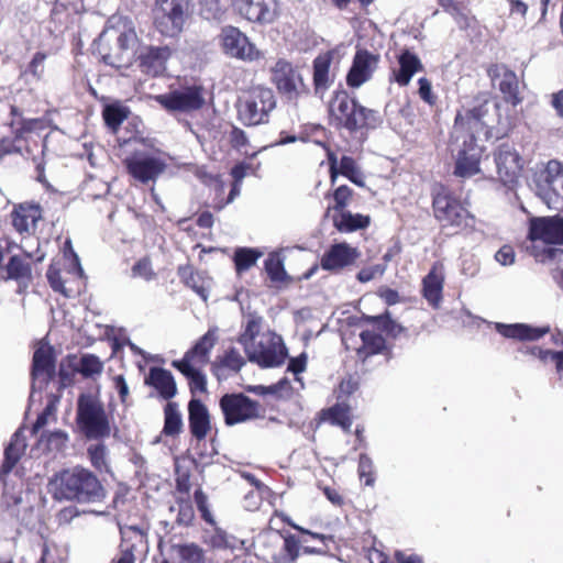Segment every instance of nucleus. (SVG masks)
<instances>
[{
	"label": "nucleus",
	"mask_w": 563,
	"mask_h": 563,
	"mask_svg": "<svg viewBox=\"0 0 563 563\" xmlns=\"http://www.w3.org/2000/svg\"><path fill=\"white\" fill-rule=\"evenodd\" d=\"M520 351L526 354H531L544 363H554L559 379L563 384V351L542 350L538 346H527Z\"/></svg>",
	"instance_id": "nucleus-42"
},
{
	"label": "nucleus",
	"mask_w": 563,
	"mask_h": 563,
	"mask_svg": "<svg viewBox=\"0 0 563 563\" xmlns=\"http://www.w3.org/2000/svg\"><path fill=\"white\" fill-rule=\"evenodd\" d=\"M103 364L100 358L93 354H85L80 358L79 372L85 377H92L101 374Z\"/></svg>",
	"instance_id": "nucleus-53"
},
{
	"label": "nucleus",
	"mask_w": 563,
	"mask_h": 563,
	"mask_svg": "<svg viewBox=\"0 0 563 563\" xmlns=\"http://www.w3.org/2000/svg\"><path fill=\"white\" fill-rule=\"evenodd\" d=\"M271 80L289 101L297 100L306 88L299 70L285 58H278L271 67Z\"/></svg>",
	"instance_id": "nucleus-12"
},
{
	"label": "nucleus",
	"mask_w": 563,
	"mask_h": 563,
	"mask_svg": "<svg viewBox=\"0 0 563 563\" xmlns=\"http://www.w3.org/2000/svg\"><path fill=\"white\" fill-rule=\"evenodd\" d=\"M172 366L177 368L189 380L191 394L207 391L206 375L196 365L185 362H172Z\"/></svg>",
	"instance_id": "nucleus-37"
},
{
	"label": "nucleus",
	"mask_w": 563,
	"mask_h": 563,
	"mask_svg": "<svg viewBox=\"0 0 563 563\" xmlns=\"http://www.w3.org/2000/svg\"><path fill=\"white\" fill-rule=\"evenodd\" d=\"M7 277L16 280L19 291L29 287L32 282V269L29 262L18 255L10 257L5 266Z\"/></svg>",
	"instance_id": "nucleus-36"
},
{
	"label": "nucleus",
	"mask_w": 563,
	"mask_h": 563,
	"mask_svg": "<svg viewBox=\"0 0 563 563\" xmlns=\"http://www.w3.org/2000/svg\"><path fill=\"white\" fill-rule=\"evenodd\" d=\"M244 351L252 363L263 368L282 365L287 356V351L282 338L275 334L263 335L258 341L246 345Z\"/></svg>",
	"instance_id": "nucleus-9"
},
{
	"label": "nucleus",
	"mask_w": 563,
	"mask_h": 563,
	"mask_svg": "<svg viewBox=\"0 0 563 563\" xmlns=\"http://www.w3.org/2000/svg\"><path fill=\"white\" fill-rule=\"evenodd\" d=\"M489 104L484 102L455 117L450 148L455 158L454 175L468 178L479 173L483 141L490 137Z\"/></svg>",
	"instance_id": "nucleus-1"
},
{
	"label": "nucleus",
	"mask_w": 563,
	"mask_h": 563,
	"mask_svg": "<svg viewBox=\"0 0 563 563\" xmlns=\"http://www.w3.org/2000/svg\"><path fill=\"white\" fill-rule=\"evenodd\" d=\"M357 247L346 242L333 243L323 253L320 265L321 268L332 273H339L344 268L352 266L360 257Z\"/></svg>",
	"instance_id": "nucleus-20"
},
{
	"label": "nucleus",
	"mask_w": 563,
	"mask_h": 563,
	"mask_svg": "<svg viewBox=\"0 0 563 563\" xmlns=\"http://www.w3.org/2000/svg\"><path fill=\"white\" fill-rule=\"evenodd\" d=\"M123 163L128 173L141 184L155 181L166 168L164 159L155 155L143 153H135L126 157Z\"/></svg>",
	"instance_id": "nucleus-15"
},
{
	"label": "nucleus",
	"mask_w": 563,
	"mask_h": 563,
	"mask_svg": "<svg viewBox=\"0 0 563 563\" xmlns=\"http://www.w3.org/2000/svg\"><path fill=\"white\" fill-rule=\"evenodd\" d=\"M136 42V33L131 27L104 30L96 42V49L107 65L120 69L130 65Z\"/></svg>",
	"instance_id": "nucleus-6"
},
{
	"label": "nucleus",
	"mask_w": 563,
	"mask_h": 563,
	"mask_svg": "<svg viewBox=\"0 0 563 563\" xmlns=\"http://www.w3.org/2000/svg\"><path fill=\"white\" fill-rule=\"evenodd\" d=\"M263 318L256 313H249L246 316V322L244 324V330L240 334L238 342L246 347V345H251L256 341L261 330H262Z\"/></svg>",
	"instance_id": "nucleus-45"
},
{
	"label": "nucleus",
	"mask_w": 563,
	"mask_h": 563,
	"mask_svg": "<svg viewBox=\"0 0 563 563\" xmlns=\"http://www.w3.org/2000/svg\"><path fill=\"white\" fill-rule=\"evenodd\" d=\"M26 449V440L22 430L15 431L4 450V460L0 467L2 474H9L16 465Z\"/></svg>",
	"instance_id": "nucleus-34"
},
{
	"label": "nucleus",
	"mask_w": 563,
	"mask_h": 563,
	"mask_svg": "<svg viewBox=\"0 0 563 563\" xmlns=\"http://www.w3.org/2000/svg\"><path fill=\"white\" fill-rule=\"evenodd\" d=\"M188 422L191 435L201 441L211 430L210 413L206 405L192 397L188 402Z\"/></svg>",
	"instance_id": "nucleus-23"
},
{
	"label": "nucleus",
	"mask_w": 563,
	"mask_h": 563,
	"mask_svg": "<svg viewBox=\"0 0 563 563\" xmlns=\"http://www.w3.org/2000/svg\"><path fill=\"white\" fill-rule=\"evenodd\" d=\"M520 351L526 354H531L544 363H554L559 379L563 384V351L542 350L538 346H527Z\"/></svg>",
	"instance_id": "nucleus-43"
},
{
	"label": "nucleus",
	"mask_w": 563,
	"mask_h": 563,
	"mask_svg": "<svg viewBox=\"0 0 563 563\" xmlns=\"http://www.w3.org/2000/svg\"><path fill=\"white\" fill-rule=\"evenodd\" d=\"M68 440L65 431L56 430L47 435L46 442L49 450L62 451L66 448Z\"/></svg>",
	"instance_id": "nucleus-58"
},
{
	"label": "nucleus",
	"mask_w": 563,
	"mask_h": 563,
	"mask_svg": "<svg viewBox=\"0 0 563 563\" xmlns=\"http://www.w3.org/2000/svg\"><path fill=\"white\" fill-rule=\"evenodd\" d=\"M433 211L443 227L473 229L475 225V217L450 195H437L433 199Z\"/></svg>",
	"instance_id": "nucleus-10"
},
{
	"label": "nucleus",
	"mask_w": 563,
	"mask_h": 563,
	"mask_svg": "<svg viewBox=\"0 0 563 563\" xmlns=\"http://www.w3.org/2000/svg\"><path fill=\"white\" fill-rule=\"evenodd\" d=\"M200 13L207 20L218 19L221 13L219 0H201Z\"/></svg>",
	"instance_id": "nucleus-59"
},
{
	"label": "nucleus",
	"mask_w": 563,
	"mask_h": 563,
	"mask_svg": "<svg viewBox=\"0 0 563 563\" xmlns=\"http://www.w3.org/2000/svg\"><path fill=\"white\" fill-rule=\"evenodd\" d=\"M121 536V547L130 548L135 551L137 547L145 545L147 543L146 531L139 526H119Z\"/></svg>",
	"instance_id": "nucleus-40"
},
{
	"label": "nucleus",
	"mask_w": 563,
	"mask_h": 563,
	"mask_svg": "<svg viewBox=\"0 0 563 563\" xmlns=\"http://www.w3.org/2000/svg\"><path fill=\"white\" fill-rule=\"evenodd\" d=\"M515 257V251L510 245L501 246L495 254V260L504 266L512 265Z\"/></svg>",
	"instance_id": "nucleus-62"
},
{
	"label": "nucleus",
	"mask_w": 563,
	"mask_h": 563,
	"mask_svg": "<svg viewBox=\"0 0 563 563\" xmlns=\"http://www.w3.org/2000/svg\"><path fill=\"white\" fill-rule=\"evenodd\" d=\"M183 415L178 404L168 401L164 407L163 433L167 437H176L183 431Z\"/></svg>",
	"instance_id": "nucleus-38"
},
{
	"label": "nucleus",
	"mask_w": 563,
	"mask_h": 563,
	"mask_svg": "<svg viewBox=\"0 0 563 563\" xmlns=\"http://www.w3.org/2000/svg\"><path fill=\"white\" fill-rule=\"evenodd\" d=\"M46 277L54 291L59 292L65 297L73 296V290L66 287V280L63 278L60 271L55 265H49Z\"/></svg>",
	"instance_id": "nucleus-52"
},
{
	"label": "nucleus",
	"mask_w": 563,
	"mask_h": 563,
	"mask_svg": "<svg viewBox=\"0 0 563 563\" xmlns=\"http://www.w3.org/2000/svg\"><path fill=\"white\" fill-rule=\"evenodd\" d=\"M497 174L500 181L508 187L517 183L522 168V158L509 144H501L495 153Z\"/></svg>",
	"instance_id": "nucleus-21"
},
{
	"label": "nucleus",
	"mask_w": 563,
	"mask_h": 563,
	"mask_svg": "<svg viewBox=\"0 0 563 563\" xmlns=\"http://www.w3.org/2000/svg\"><path fill=\"white\" fill-rule=\"evenodd\" d=\"M398 64L399 68L393 71V76L401 87L409 85L413 75L423 69L420 58L409 49L401 52L398 56Z\"/></svg>",
	"instance_id": "nucleus-31"
},
{
	"label": "nucleus",
	"mask_w": 563,
	"mask_h": 563,
	"mask_svg": "<svg viewBox=\"0 0 563 563\" xmlns=\"http://www.w3.org/2000/svg\"><path fill=\"white\" fill-rule=\"evenodd\" d=\"M419 84V96L420 98L430 106H433L437 102V96L432 92L431 82L422 77L418 80Z\"/></svg>",
	"instance_id": "nucleus-61"
},
{
	"label": "nucleus",
	"mask_w": 563,
	"mask_h": 563,
	"mask_svg": "<svg viewBox=\"0 0 563 563\" xmlns=\"http://www.w3.org/2000/svg\"><path fill=\"white\" fill-rule=\"evenodd\" d=\"M42 218V211L35 205H20L11 213L13 228L20 233L32 235L36 230V224Z\"/></svg>",
	"instance_id": "nucleus-28"
},
{
	"label": "nucleus",
	"mask_w": 563,
	"mask_h": 563,
	"mask_svg": "<svg viewBox=\"0 0 563 563\" xmlns=\"http://www.w3.org/2000/svg\"><path fill=\"white\" fill-rule=\"evenodd\" d=\"M91 465L100 473H110L109 450L103 442L91 443L87 448Z\"/></svg>",
	"instance_id": "nucleus-41"
},
{
	"label": "nucleus",
	"mask_w": 563,
	"mask_h": 563,
	"mask_svg": "<svg viewBox=\"0 0 563 563\" xmlns=\"http://www.w3.org/2000/svg\"><path fill=\"white\" fill-rule=\"evenodd\" d=\"M357 473L361 482H363L366 486H373L375 483V472H374V463L372 459L362 453L358 459V467Z\"/></svg>",
	"instance_id": "nucleus-54"
},
{
	"label": "nucleus",
	"mask_w": 563,
	"mask_h": 563,
	"mask_svg": "<svg viewBox=\"0 0 563 563\" xmlns=\"http://www.w3.org/2000/svg\"><path fill=\"white\" fill-rule=\"evenodd\" d=\"M330 416L333 423L340 426L344 431H350L352 421L349 418L347 410L341 406H334L330 409Z\"/></svg>",
	"instance_id": "nucleus-57"
},
{
	"label": "nucleus",
	"mask_w": 563,
	"mask_h": 563,
	"mask_svg": "<svg viewBox=\"0 0 563 563\" xmlns=\"http://www.w3.org/2000/svg\"><path fill=\"white\" fill-rule=\"evenodd\" d=\"M263 255L255 249L240 247L234 253V263L238 273H242L255 265L256 261Z\"/></svg>",
	"instance_id": "nucleus-47"
},
{
	"label": "nucleus",
	"mask_w": 563,
	"mask_h": 563,
	"mask_svg": "<svg viewBox=\"0 0 563 563\" xmlns=\"http://www.w3.org/2000/svg\"><path fill=\"white\" fill-rule=\"evenodd\" d=\"M178 275L183 282L191 288L203 301L209 297L211 279L202 273L195 272L190 266L178 268Z\"/></svg>",
	"instance_id": "nucleus-33"
},
{
	"label": "nucleus",
	"mask_w": 563,
	"mask_h": 563,
	"mask_svg": "<svg viewBox=\"0 0 563 563\" xmlns=\"http://www.w3.org/2000/svg\"><path fill=\"white\" fill-rule=\"evenodd\" d=\"M223 52L231 58L253 63L263 58V53L238 27L225 26L221 32Z\"/></svg>",
	"instance_id": "nucleus-13"
},
{
	"label": "nucleus",
	"mask_w": 563,
	"mask_h": 563,
	"mask_svg": "<svg viewBox=\"0 0 563 563\" xmlns=\"http://www.w3.org/2000/svg\"><path fill=\"white\" fill-rule=\"evenodd\" d=\"M487 74L493 85L499 88L508 101H511L514 104L519 102L518 79L512 70L503 64H495L487 69Z\"/></svg>",
	"instance_id": "nucleus-24"
},
{
	"label": "nucleus",
	"mask_w": 563,
	"mask_h": 563,
	"mask_svg": "<svg viewBox=\"0 0 563 563\" xmlns=\"http://www.w3.org/2000/svg\"><path fill=\"white\" fill-rule=\"evenodd\" d=\"M56 373V358L54 349L51 345H40L32 361V391L30 398L33 399L35 391L42 390Z\"/></svg>",
	"instance_id": "nucleus-16"
},
{
	"label": "nucleus",
	"mask_w": 563,
	"mask_h": 563,
	"mask_svg": "<svg viewBox=\"0 0 563 563\" xmlns=\"http://www.w3.org/2000/svg\"><path fill=\"white\" fill-rule=\"evenodd\" d=\"M276 107V98L271 88L253 87L238 104L239 119L244 125L254 126L268 122L269 113Z\"/></svg>",
	"instance_id": "nucleus-8"
},
{
	"label": "nucleus",
	"mask_w": 563,
	"mask_h": 563,
	"mask_svg": "<svg viewBox=\"0 0 563 563\" xmlns=\"http://www.w3.org/2000/svg\"><path fill=\"white\" fill-rule=\"evenodd\" d=\"M443 285L444 267L442 263L437 262L422 279L423 297L433 308H438L442 301Z\"/></svg>",
	"instance_id": "nucleus-27"
},
{
	"label": "nucleus",
	"mask_w": 563,
	"mask_h": 563,
	"mask_svg": "<svg viewBox=\"0 0 563 563\" xmlns=\"http://www.w3.org/2000/svg\"><path fill=\"white\" fill-rule=\"evenodd\" d=\"M330 66L331 57L329 55H320L313 60L314 93L321 99L333 84V78L330 75Z\"/></svg>",
	"instance_id": "nucleus-32"
},
{
	"label": "nucleus",
	"mask_w": 563,
	"mask_h": 563,
	"mask_svg": "<svg viewBox=\"0 0 563 563\" xmlns=\"http://www.w3.org/2000/svg\"><path fill=\"white\" fill-rule=\"evenodd\" d=\"M329 117L333 125L350 132L375 128L378 124L377 112L361 106L345 90L334 92L329 102Z\"/></svg>",
	"instance_id": "nucleus-4"
},
{
	"label": "nucleus",
	"mask_w": 563,
	"mask_h": 563,
	"mask_svg": "<svg viewBox=\"0 0 563 563\" xmlns=\"http://www.w3.org/2000/svg\"><path fill=\"white\" fill-rule=\"evenodd\" d=\"M49 485L57 500L99 503L106 497V489L99 478L81 466L60 471L54 475Z\"/></svg>",
	"instance_id": "nucleus-2"
},
{
	"label": "nucleus",
	"mask_w": 563,
	"mask_h": 563,
	"mask_svg": "<svg viewBox=\"0 0 563 563\" xmlns=\"http://www.w3.org/2000/svg\"><path fill=\"white\" fill-rule=\"evenodd\" d=\"M128 109L119 104H109L103 109V119L106 124L112 130H117L128 117Z\"/></svg>",
	"instance_id": "nucleus-49"
},
{
	"label": "nucleus",
	"mask_w": 563,
	"mask_h": 563,
	"mask_svg": "<svg viewBox=\"0 0 563 563\" xmlns=\"http://www.w3.org/2000/svg\"><path fill=\"white\" fill-rule=\"evenodd\" d=\"M230 142L234 148L241 151L249 144V139L242 129L233 126L230 132Z\"/></svg>",
	"instance_id": "nucleus-63"
},
{
	"label": "nucleus",
	"mask_w": 563,
	"mask_h": 563,
	"mask_svg": "<svg viewBox=\"0 0 563 563\" xmlns=\"http://www.w3.org/2000/svg\"><path fill=\"white\" fill-rule=\"evenodd\" d=\"M155 100L168 112H191L199 110L206 102V90L202 86L194 85L168 93L158 95Z\"/></svg>",
	"instance_id": "nucleus-11"
},
{
	"label": "nucleus",
	"mask_w": 563,
	"mask_h": 563,
	"mask_svg": "<svg viewBox=\"0 0 563 563\" xmlns=\"http://www.w3.org/2000/svg\"><path fill=\"white\" fill-rule=\"evenodd\" d=\"M528 236V250L538 262H562L563 250L558 247L563 244L562 217H531Z\"/></svg>",
	"instance_id": "nucleus-3"
},
{
	"label": "nucleus",
	"mask_w": 563,
	"mask_h": 563,
	"mask_svg": "<svg viewBox=\"0 0 563 563\" xmlns=\"http://www.w3.org/2000/svg\"><path fill=\"white\" fill-rule=\"evenodd\" d=\"M58 402L59 397L57 395H48L47 404L44 410L38 415L35 423L32 427V433H37L43 427H45L48 423L49 419H55Z\"/></svg>",
	"instance_id": "nucleus-48"
},
{
	"label": "nucleus",
	"mask_w": 563,
	"mask_h": 563,
	"mask_svg": "<svg viewBox=\"0 0 563 563\" xmlns=\"http://www.w3.org/2000/svg\"><path fill=\"white\" fill-rule=\"evenodd\" d=\"M214 190H216L217 197L213 202V208L217 210H221L227 205L231 203L235 199L236 196L240 195V185H239V183L234 181L227 200H223L222 198H220V196L223 195V192H224V184L222 181H217Z\"/></svg>",
	"instance_id": "nucleus-55"
},
{
	"label": "nucleus",
	"mask_w": 563,
	"mask_h": 563,
	"mask_svg": "<svg viewBox=\"0 0 563 563\" xmlns=\"http://www.w3.org/2000/svg\"><path fill=\"white\" fill-rule=\"evenodd\" d=\"M352 196V190L347 186L343 185L338 187L333 192L334 210H343Z\"/></svg>",
	"instance_id": "nucleus-60"
},
{
	"label": "nucleus",
	"mask_w": 563,
	"mask_h": 563,
	"mask_svg": "<svg viewBox=\"0 0 563 563\" xmlns=\"http://www.w3.org/2000/svg\"><path fill=\"white\" fill-rule=\"evenodd\" d=\"M37 124V119H21L16 121L13 135L4 136L0 141V155L22 154L26 147L25 134L33 131Z\"/></svg>",
	"instance_id": "nucleus-25"
},
{
	"label": "nucleus",
	"mask_w": 563,
	"mask_h": 563,
	"mask_svg": "<svg viewBox=\"0 0 563 563\" xmlns=\"http://www.w3.org/2000/svg\"><path fill=\"white\" fill-rule=\"evenodd\" d=\"M220 408L227 426H234L260 417V405L243 394H225Z\"/></svg>",
	"instance_id": "nucleus-14"
},
{
	"label": "nucleus",
	"mask_w": 563,
	"mask_h": 563,
	"mask_svg": "<svg viewBox=\"0 0 563 563\" xmlns=\"http://www.w3.org/2000/svg\"><path fill=\"white\" fill-rule=\"evenodd\" d=\"M529 188L549 209H563V165L559 161L538 164L527 178Z\"/></svg>",
	"instance_id": "nucleus-5"
},
{
	"label": "nucleus",
	"mask_w": 563,
	"mask_h": 563,
	"mask_svg": "<svg viewBox=\"0 0 563 563\" xmlns=\"http://www.w3.org/2000/svg\"><path fill=\"white\" fill-rule=\"evenodd\" d=\"M245 365V360L240 354V352L231 347L228 350L223 356H219L217 361L213 363V368L219 374L222 369H229L232 372H240L241 368Z\"/></svg>",
	"instance_id": "nucleus-46"
},
{
	"label": "nucleus",
	"mask_w": 563,
	"mask_h": 563,
	"mask_svg": "<svg viewBox=\"0 0 563 563\" xmlns=\"http://www.w3.org/2000/svg\"><path fill=\"white\" fill-rule=\"evenodd\" d=\"M499 334L508 339L520 341H536L549 332V327H532L526 323H496Z\"/></svg>",
	"instance_id": "nucleus-30"
},
{
	"label": "nucleus",
	"mask_w": 563,
	"mask_h": 563,
	"mask_svg": "<svg viewBox=\"0 0 563 563\" xmlns=\"http://www.w3.org/2000/svg\"><path fill=\"white\" fill-rule=\"evenodd\" d=\"M264 268L271 282L283 283L288 279L284 266V257L279 252H272L264 262Z\"/></svg>",
	"instance_id": "nucleus-44"
},
{
	"label": "nucleus",
	"mask_w": 563,
	"mask_h": 563,
	"mask_svg": "<svg viewBox=\"0 0 563 563\" xmlns=\"http://www.w3.org/2000/svg\"><path fill=\"white\" fill-rule=\"evenodd\" d=\"M76 422L88 440H102L111 433L109 417L103 404L90 394L79 395Z\"/></svg>",
	"instance_id": "nucleus-7"
},
{
	"label": "nucleus",
	"mask_w": 563,
	"mask_h": 563,
	"mask_svg": "<svg viewBox=\"0 0 563 563\" xmlns=\"http://www.w3.org/2000/svg\"><path fill=\"white\" fill-rule=\"evenodd\" d=\"M169 510L172 512L177 511L176 521L181 526H189L195 518L194 507L189 499L177 500L176 505L172 506Z\"/></svg>",
	"instance_id": "nucleus-51"
},
{
	"label": "nucleus",
	"mask_w": 563,
	"mask_h": 563,
	"mask_svg": "<svg viewBox=\"0 0 563 563\" xmlns=\"http://www.w3.org/2000/svg\"><path fill=\"white\" fill-rule=\"evenodd\" d=\"M155 273L152 268L151 261L146 257L137 261L132 267V277H139L146 282L155 278Z\"/></svg>",
	"instance_id": "nucleus-56"
},
{
	"label": "nucleus",
	"mask_w": 563,
	"mask_h": 563,
	"mask_svg": "<svg viewBox=\"0 0 563 563\" xmlns=\"http://www.w3.org/2000/svg\"><path fill=\"white\" fill-rule=\"evenodd\" d=\"M236 12L247 21L271 24L277 18V0H232Z\"/></svg>",
	"instance_id": "nucleus-17"
},
{
	"label": "nucleus",
	"mask_w": 563,
	"mask_h": 563,
	"mask_svg": "<svg viewBox=\"0 0 563 563\" xmlns=\"http://www.w3.org/2000/svg\"><path fill=\"white\" fill-rule=\"evenodd\" d=\"M169 558L178 563H205V551L196 543H169Z\"/></svg>",
	"instance_id": "nucleus-35"
},
{
	"label": "nucleus",
	"mask_w": 563,
	"mask_h": 563,
	"mask_svg": "<svg viewBox=\"0 0 563 563\" xmlns=\"http://www.w3.org/2000/svg\"><path fill=\"white\" fill-rule=\"evenodd\" d=\"M139 67L142 73L156 77L166 70V63L172 55L167 45H146L142 44L135 52Z\"/></svg>",
	"instance_id": "nucleus-19"
},
{
	"label": "nucleus",
	"mask_w": 563,
	"mask_h": 563,
	"mask_svg": "<svg viewBox=\"0 0 563 563\" xmlns=\"http://www.w3.org/2000/svg\"><path fill=\"white\" fill-rule=\"evenodd\" d=\"M186 0H163L161 3L162 15L156 18L159 32L166 36H175L180 33L186 21Z\"/></svg>",
	"instance_id": "nucleus-18"
},
{
	"label": "nucleus",
	"mask_w": 563,
	"mask_h": 563,
	"mask_svg": "<svg viewBox=\"0 0 563 563\" xmlns=\"http://www.w3.org/2000/svg\"><path fill=\"white\" fill-rule=\"evenodd\" d=\"M216 330L210 329L205 333L198 342L185 353L181 360L175 362H185L192 365H206L209 362V353L217 342Z\"/></svg>",
	"instance_id": "nucleus-29"
},
{
	"label": "nucleus",
	"mask_w": 563,
	"mask_h": 563,
	"mask_svg": "<svg viewBox=\"0 0 563 563\" xmlns=\"http://www.w3.org/2000/svg\"><path fill=\"white\" fill-rule=\"evenodd\" d=\"M145 384L153 387L158 397L167 402L177 395V385L173 374L163 367H151L145 377Z\"/></svg>",
	"instance_id": "nucleus-26"
},
{
	"label": "nucleus",
	"mask_w": 563,
	"mask_h": 563,
	"mask_svg": "<svg viewBox=\"0 0 563 563\" xmlns=\"http://www.w3.org/2000/svg\"><path fill=\"white\" fill-rule=\"evenodd\" d=\"M369 225V217L360 213H351L342 211L339 217L334 218V227L340 232H353L365 229Z\"/></svg>",
	"instance_id": "nucleus-39"
},
{
	"label": "nucleus",
	"mask_w": 563,
	"mask_h": 563,
	"mask_svg": "<svg viewBox=\"0 0 563 563\" xmlns=\"http://www.w3.org/2000/svg\"><path fill=\"white\" fill-rule=\"evenodd\" d=\"M358 166L356 165V162L351 156H342L340 159V166H339V174L345 176L349 178L351 175L356 173L358 170Z\"/></svg>",
	"instance_id": "nucleus-64"
},
{
	"label": "nucleus",
	"mask_w": 563,
	"mask_h": 563,
	"mask_svg": "<svg viewBox=\"0 0 563 563\" xmlns=\"http://www.w3.org/2000/svg\"><path fill=\"white\" fill-rule=\"evenodd\" d=\"M361 340L366 354H377L385 349V339L374 331H363Z\"/></svg>",
	"instance_id": "nucleus-50"
},
{
	"label": "nucleus",
	"mask_w": 563,
	"mask_h": 563,
	"mask_svg": "<svg viewBox=\"0 0 563 563\" xmlns=\"http://www.w3.org/2000/svg\"><path fill=\"white\" fill-rule=\"evenodd\" d=\"M379 56L366 49H358L353 58L352 66L346 75V84L352 88H358L368 81L376 70Z\"/></svg>",
	"instance_id": "nucleus-22"
}]
</instances>
